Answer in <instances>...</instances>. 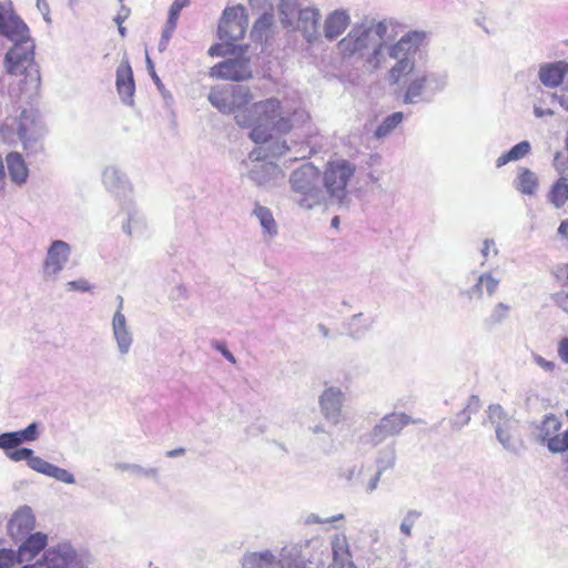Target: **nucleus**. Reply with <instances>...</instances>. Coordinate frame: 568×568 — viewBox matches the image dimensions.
I'll list each match as a JSON object with an SVG mask.
<instances>
[{"label":"nucleus","instance_id":"obj_1","mask_svg":"<svg viewBox=\"0 0 568 568\" xmlns=\"http://www.w3.org/2000/svg\"><path fill=\"white\" fill-rule=\"evenodd\" d=\"M398 37V23L392 19L354 26L338 44L344 58H358L369 72L385 71L390 85L405 80L403 103L429 102L448 85L444 70H416L417 54L427 48L429 33L409 30Z\"/></svg>","mask_w":568,"mask_h":568},{"label":"nucleus","instance_id":"obj_2","mask_svg":"<svg viewBox=\"0 0 568 568\" xmlns=\"http://www.w3.org/2000/svg\"><path fill=\"white\" fill-rule=\"evenodd\" d=\"M307 118L302 110L292 111L275 98L252 103L247 112H240L236 124L250 129L248 136L255 144L286 142L281 134L292 130L294 124Z\"/></svg>","mask_w":568,"mask_h":568},{"label":"nucleus","instance_id":"obj_3","mask_svg":"<svg viewBox=\"0 0 568 568\" xmlns=\"http://www.w3.org/2000/svg\"><path fill=\"white\" fill-rule=\"evenodd\" d=\"M0 34L13 45L6 53L4 67L12 75H26L32 83H40L39 68L34 61V41L28 26L13 12L6 11L0 18Z\"/></svg>","mask_w":568,"mask_h":568},{"label":"nucleus","instance_id":"obj_4","mask_svg":"<svg viewBox=\"0 0 568 568\" xmlns=\"http://www.w3.org/2000/svg\"><path fill=\"white\" fill-rule=\"evenodd\" d=\"M288 152L291 148L286 142L256 144L241 162L243 175L258 189L271 191L280 187L284 184L286 175L275 160Z\"/></svg>","mask_w":568,"mask_h":568},{"label":"nucleus","instance_id":"obj_5","mask_svg":"<svg viewBox=\"0 0 568 568\" xmlns=\"http://www.w3.org/2000/svg\"><path fill=\"white\" fill-rule=\"evenodd\" d=\"M0 135L8 144L21 142L28 155L43 151L45 129L32 110H23L18 118L7 119L0 126Z\"/></svg>","mask_w":568,"mask_h":568},{"label":"nucleus","instance_id":"obj_6","mask_svg":"<svg viewBox=\"0 0 568 568\" xmlns=\"http://www.w3.org/2000/svg\"><path fill=\"white\" fill-rule=\"evenodd\" d=\"M290 200L304 210L326 205L320 170L312 163H305L294 170L290 178Z\"/></svg>","mask_w":568,"mask_h":568},{"label":"nucleus","instance_id":"obj_7","mask_svg":"<svg viewBox=\"0 0 568 568\" xmlns=\"http://www.w3.org/2000/svg\"><path fill=\"white\" fill-rule=\"evenodd\" d=\"M356 166L348 160L336 159L329 161L323 173L322 185L326 193V205H345L348 202L347 185L354 176Z\"/></svg>","mask_w":568,"mask_h":568},{"label":"nucleus","instance_id":"obj_8","mask_svg":"<svg viewBox=\"0 0 568 568\" xmlns=\"http://www.w3.org/2000/svg\"><path fill=\"white\" fill-rule=\"evenodd\" d=\"M487 420L495 429L497 442L508 453L518 455L524 448L519 422L499 404H490L486 410Z\"/></svg>","mask_w":568,"mask_h":568},{"label":"nucleus","instance_id":"obj_9","mask_svg":"<svg viewBox=\"0 0 568 568\" xmlns=\"http://www.w3.org/2000/svg\"><path fill=\"white\" fill-rule=\"evenodd\" d=\"M90 555L70 541L50 546L36 561V568H89Z\"/></svg>","mask_w":568,"mask_h":568},{"label":"nucleus","instance_id":"obj_10","mask_svg":"<svg viewBox=\"0 0 568 568\" xmlns=\"http://www.w3.org/2000/svg\"><path fill=\"white\" fill-rule=\"evenodd\" d=\"M211 104L224 114H234V120L240 112H247V106L253 94L251 90L244 85H216L213 87L207 97Z\"/></svg>","mask_w":568,"mask_h":568},{"label":"nucleus","instance_id":"obj_11","mask_svg":"<svg viewBox=\"0 0 568 568\" xmlns=\"http://www.w3.org/2000/svg\"><path fill=\"white\" fill-rule=\"evenodd\" d=\"M248 24L246 9L242 4L226 7L217 26V36L225 44L231 45L243 39Z\"/></svg>","mask_w":568,"mask_h":568},{"label":"nucleus","instance_id":"obj_12","mask_svg":"<svg viewBox=\"0 0 568 568\" xmlns=\"http://www.w3.org/2000/svg\"><path fill=\"white\" fill-rule=\"evenodd\" d=\"M72 254L71 245L63 240H54L47 248L42 263V277L47 282L58 280L60 273L65 268Z\"/></svg>","mask_w":568,"mask_h":568},{"label":"nucleus","instance_id":"obj_13","mask_svg":"<svg viewBox=\"0 0 568 568\" xmlns=\"http://www.w3.org/2000/svg\"><path fill=\"white\" fill-rule=\"evenodd\" d=\"M410 423H413L410 416L405 413L393 412L382 417L363 439L367 444L377 446L388 437L398 435L402 429Z\"/></svg>","mask_w":568,"mask_h":568},{"label":"nucleus","instance_id":"obj_14","mask_svg":"<svg viewBox=\"0 0 568 568\" xmlns=\"http://www.w3.org/2000/svg\"><path fill=\"white\" fill-rule=\"evenodd\" d=\"M210 75L227 81H245L252 77L250 59L241 53L211 68Z\"/></svg>","mask_w":568,"mask_h":568},{"label":"nucleus","instance_id":"obj_15","mask_svg":"<svg viewBox=\"0 0 568 568\" xmlns=\"http://www.w3.org/2000/svg\"><path fill=\"white\" fill-rule=\"evenodd\" d=\"M101 181L106 191L115 195L120 203L133 199V185L118 165H106L102 170Z\"/></svg>","mask_w":568,"mask_h":568},{"label":"nucleus","instance_id":"obj_16","mask_svg":"<svg viewBox=\"0 0 568 568\" xmlns=\"http://www.w3.org/2000/svg\"><path fill=\"white\" fill-rule=\"evenodd\" d=\"M346 395L339 386H326L318 397V405L322 416L332 425L342 422V408Z\"/></svg>","mask_w":568,"mask_h":568},{"label":"nucleus","instance_id":"obj_17","mask_svg":"<svg viewBox=\"0 0 568 568\" xmlns=\"http://www.w3.org/2000/svg\"><path fill=\"white\" fill-rule=\"evenodd\" d=\"M119 298V305L111 320L112 338L116 345V351L121 356L130 353L134 337L125 315L122 313L123 298Z\"/></svg>","mask_w":568,"mask_h":568},{"label":"nucleus","instance_id":"obj_18","mask_svg":"<svg viewBox=\"0 0 568 568\" xmlns=\"http://www.w3.org/2000/svg\"><path fill=\"white\" fill-rule=\"evenodd\" d=\"M120 210L125 215V219L122 222V231L128 236L141 237L146 234V219L133 199L122 201L120 204Z\"/></svg>","mask_w":568,"mask_h":568},{"label":"nucleus","instance_id":"obj_19","mask_svg":"<svg viewBox=\"0 0 568 568\" xmlns=\"http://www.w3.org/2000/svg\"><path fill=\"white\" fill-rule=\"evenodd\" d=\"M36 527V517L29 506H20L10 517L7 524L8 535L19 542L24 539Z\"/></svg>","mask_w":568,"mask_h":568},{"label":"nucleus","instance_id":"obj_20","mask_svg":"<svg viewBox=\"0 0 568 568\" xmlns=\"http://www.w3.org/2000/svg\"><path fill=\"white\" fill-rule=\"evenodd\" d=\"M321 12L315 7H305L298 12V17L295 20V29L300 30L304 39L308 43L317 41L321 37L320 33V21Z\"/></svg>","mask_w":568,"mask_h":568},{"label":"nucleus","instance_id":"obj_21","mask_svg":"<svg viewBox=\"0 0 568 568\" xmlns=\"http://www.w3.org/2000/svg\"><path fill=\"white\" fill-rule=\"evenodd\" d=\"M19 541L21 544L16 551L18 564L28 562L36 558L41 551L44 552L48 545V535L41 531L31 532Z\"/></svg>","mask_w":568,"mask_h":568},{"label":"nucleus","instance_id":"obj_22","mask_svg":"<svg viewBox=\"0 0 568 568\" xmlns=\"http://www.w3.org/2000/svg\"><path fill=\"white\" fill-rule=\"evenodd\" d=\"M116 89L121 100L132 104L135 91L133 72L128 61H123L116 69Z\"/></svg>","mask_w":568,"mask_h":568},{"label":"nucleus","instance_id":"obj_23","mask_svg":"<svg viewBox=\"0 0 568 568\" xmlns=\"http://www.w3.org/2000/svg\"><path fill=\"white\" fill-rule=\"evenodd\" d=\"M351 23V17L346 10L337 9L327 14L324 20V36L328 40H335L344 33Z\"/></svg>","mask_w":568,"mask_h":568},{"label":"nucleus","instance_id":"obj_24","mask_svg":"<svg viewBox=\"0 0 568 568\" xmlns=\"http://www.w3.org/2000/svg\"><path fill=\"white\" fill-rule=\"evenodd\" d=\"M568 72V63L558 61L541 64L538 72L540 82L548 88H556L564 82Z\"/></svg>","mask_w":568,"mask_h":568},{"label":"nucleus","instance_id":"obj_25","mask_svg":"<svg viewBox=\"0 0 568 568\" xmlns=\"http://www.w3.org/2000/svg\"><path fill=\"white\" fill-rule=\"evenodd\" d=\"M252 216L257 220L262 229V236L265 241H272L277 236L278 225L270 207L255 203Z\"/></svg>","mask_w":568,"mask_h":568},{"label":"nucleus","instance_id":"obj_26","mask_svg":"<svg viewBox=\"0 0 568 568\" xmlns=\"http://www.w3.org/2000/svg\"><path fill=\"white\" fill-rule=\"evenodd\" d=\"M6 164L9 176L13 183L22 185L27 182L29 169L20 153H8L6 156Z\"/></svg>","mask_w":568,"mask_h":568},{"label":"nucleus","instance_id":"obj_27","mask_svg":"<svg viewBox=\"0 0 568 568\" xmlns=\"http://www.w3.org/2000/svg\"><path fill=\"white\" fill-rule=\"evenodd\" d=\"M331 545L333 561L336 568H347L348 565H354L345 535H335Z\"/></svg>","mask_w":568,"mask_h":568},{"label":"nucleus","instance_id":"obj_28","mask_svg":"<svg viewBox=\"0 0 568 568\" xmlns=\"http://www.w3.org/2000/svg\"><path fill=\"white\" fill-rule=\"evenodd\" d=\"M373 324L372 315L357 313L347 321V334L354 339H362L372 329Z\"/></svg>","mask_w":568,"mask_h":568},{"label":"nucleus","instance_id":"obj_29","mask_svg":"<svg viewBox=\"0 0 568 568\" xmlns=\"http://www.w3.org/2000/svg\"><path fill=\"white\" fill-rule=\"evenodd\" d=\"M560 427V419L554 414H548L536 425L534 434L539 443L548 445Z\"/></svg>","mask_w":568,"mask_h":568},{"label":"nucleus","instance_id":"obj_30","mask_svg":"<svg viewBox=\"0 0 568 568\" xmlns=\"http://www.w3.org/2000/svg\"><path fill=\"white\" fill-rule=\"evenodd\" d=\"M302 9L298 0H281L278 3V16L283 28L294 30L295 20Z\"/></svg>","mask_w":568,"mask_h":568},{"label":"nucleus","instance_id":"obj_31","mask_svg":"<svg viewBox=\"0 0 568 568\" xmlns=\"http://www.w3.org/2000/svg\"><path fill=\"white\" fill-rule=\"evenodd\" d=\"M538 178L535 172L527 168H519L514 186L517 191L526 195H532L538 189Z\"/></svg>","mask_w":568,"mask_h":568},{"label":"nucleus","instance_id":"obj_32","mask_svg":"<svg viewBox=\"0 0 568 568\" xmlns=\"http://www.w3.org/2000/svg\"><path fill=\"white\" fill-rule=\"evenodd\" d=\"M276 558L270 550L251 552L243 558V568H275Z\"/></svg>","mask_w":568,"mask_h":568},{"label":"nucleus","instance_id":"obj_33","mask_svg":"<svg viewBox=\"0 0 568 568\" xmlns=\"http://www.w3.org/2000/svg\"><path fill=\"white\" fill-rule=\"evenodd\" d=\"M274 26V16L272 12H265L263 13L253 24V28L251 30V38L255 42H263L266 40L271 32L272 28Z\"/></svg>","mask_w":568,"mask_h":568},{"label":"nucleus","instance_id":"obj_34","mask_svg":"<svg viewBox=\"0 0 568 568\" xmlns=\"http://www.w3.org/2000/svg\"><path fill=\"white\" fill-rule=\"evenodd\" d=\"M531 150V145L528 141H521L514 145L509 151L503 153L496 160V166L501 168L509 162L518 161L525 158Z\"/></svg>","mask_w":568,"mask_h":568},{"label":"nucleus","instance_id":"obj_35","mask_svg":"<svg viewBox=\"0 0 568 568\" xmlns=\"http://www.w3.org/2000/svg\"><path fill=\"white\" fill-rule=\"evenodd\" d=\"M568 176H561L548 193V200L557 209L564 206L568 200Z\"/></svg>","mask_w":568,"mask_h":568},{"label":"nucleus","instance_id":"obj_36","mask_svg":"<svg viewBox=\"0 0 568 568\" xmlns=\"http://www.w3.org/2000/svg\"><path fill=\"white\" fill-rule=\"evenodd\" d=\"M480 407V399L476 395H471L468 400L466 407L456 415L453 420V425L459 429L467 425L470 422L471 414L477 413Z\"/></svg>","mask_w":568,"mask_h":568},{"label":"nucleus","instance_id":"obj_37","mask_svg":"<svg viewBox=\"0 0 568 568\" xmlns=\"http://www.w3.org/2000/svg\"><path fill=\"white\" fill-rule=\"evenodd\" d=\"M403 112H394L387 115L375 130V136L383 139L388 136L404 120Z\"/></svg>","mask_w":568,"mask_h":568},{"label":"nucleus","instance_id":"obj_38","mask_svg":"<svg viewBox=\"0 0 568 568\" xmlns=\"http://www.w3.org/2000/svg\"><path fill=\"white\" fill-rule=\"evenodd\" d=\"M510 311V305L499 302L491 308L488 317L486 318V323L489 326L499 325L509 317Z\"/></svg>","mask_w":568,"mask_h":568},{"label":"nucleus","instance_id":"obj_39","mask_svg":"<svg viewBox=\"0 0 568 568\" xmlns=\"http://www.w3.org/2000/svg\"><path fill=\"white\" fill-rule=\"evenodd\" d=\"M422 511L418 509H408L399 525L400 534L407 539L413 536V527L422 517Z\"/></svg>","mask_w":568,"mask_h":568},{"label":"nucleus","instance_id":"obj_40","mask_svg":"<svg viewBox=\"0 0 568 568\" xmlns=\"http://www.w3.org/2000/svg\"><path fill=\"white\" fill-rule=\"evenodd\" d=\"M189 6L190 0H174L169 8L168 19L164 27L175 30L181 11Z\"/></svg>","mask_w":568,"mask_h":568},{"label":"nucleus","instance_id":"obj_41","mask_svg":"<svg viewBox=\"0 0 568 568\" xmlns=\"http://www.w3.org/2000/svg\"><path fill=\"white\" fill-rule=\"evenodd\" d=\"M396 454L393 447H387L379 452L378 458L376 460V467L379 474L385 473L395 465Z\"/></svg>","mask_w":568,"mask_h":568},{"label":"nucleus","instance_id":"obj_42","mask_svg":"<svg viewBox=\"0 0 568 568\" xmlns=\"http://www.w3.org/2000/svg\"><path fill=\"white\" fill-rule=\"evenodd\" d=\"M480 255L483 257L480 265L484 266L490 258H494L498 256L499 248L497 246V243L491 237H486L481 242L480 246Z\"/></svg>","mask_w":568,"mask_h":568},{"label":"nucleus","instance_id":"obj_43","mask_svg":"<svg viewBox=\"0 0 568 568\" xmlns=\"http://www.w3.org/2000/svg\"><path fill=\"white\" fill-rule=\"evenodd\" d=\"M479 284L484 285V291L488 296H494L499 288L500 278L491 272H484L479 274Z\"/></svg>","mask_w":568,"mask_h":568},{"label":"nucleus","instance_id":"obj_44","mask_svg":"<svg viewBox=\"0 0 568 568\" xmlns=\"http://www.w3.org/2000/svg\"><path fill=\"white\" fill-rule=\"evenodd\" d=\"M547 448L551 453H564L568 449V428L561 434H555L549 440Z\"/></svg>","mask_w":568,"mask_h":568},{"label":"nucleus","instance_id":"obj_45","mask_svg":"<svg viewBox=\"0 0 568 568\" xmlns=\"http://www.w3.org/2000/svg\"><path fill=\"white\" fill-rule=\"evenodd\" d=\"M14 433L18 436V443L20 445L23 444V443L34 442L40 436L38 423H31L24 429L17 430Z\"/></svg>","mask_w":568,"mask_h":568},{"label":"nucleus","instance_id":"obj_46","mask_svg":"<svg viewBox=\"0 0 568 568\" xmlns=\"http://www.w3.org/2000/svg\"><path fill=\"white\" fill-rule=\"evenodd\" d=\"M120 468L122 470L130 471L131 474L143 476L146 478H153V479H155L159 474V470L155 467L144 468V467L135 465V464H124V465H121Z\"/></svg>","mask_w":568,"mask_h":568},{"label":"nucleus","instance_id":"obj_47","mask_svg":"<svg viewBox=\"0 0 568 568\" xmlns=\"http://www.w3.org/2000/svg\"><path fill=\"white\" fill-rule=\"evenodd\" d=\"M48 477L54 478L64 484H74L75 483V478H74L73 474H71L69 470L58 467L55 465H52Z\"/></svg>","mask_w":568,"mask_h":568},{"label":"nucleus","instance_id":"obj_48","mask_svg":"<svg viewBox=\"0 0 568 568\" xmlns=\"http://www.w3.org/2000/svg\"><path fill=\"white\" fill-rule=\"evenodd\" d=\"M19 446L20 444L18 443V436L14 432L0 434V448L3 449L6 454L12 452Z\"/></svg>","mask_w":568,"mask_h":568},{"label":"nucleus","instance_id":"obj_49","mask_svg":"<svg viewBox=\"0 0 568 568\" xmlns=\"http://www.w3.org/2000/svg\"><path fill=\"white\" fill-rule=\"evenodd\" d=\"M53 464L44 460L43 458L39 457V456H36L34 454H32L31 458H30V462L28 464V466L37 471V473H40V474H43L45 476L49 475L50 473V469L52 467Z\"/></svg>","mask_w":568,"mask_h":568},{"label":"nucleus","instance_id":"obj_50","mask_svg":"<svg viewBox=\"0 0 568 568\" xmlns=\"http://www.w3.org/2000/svg\"><path fill=\"white\" fill-rule=\"evenodd\" d=\"M17 562V552L12 549H0V568H13Z\"/></svg>","mask_w":568,"mask_h":568},{"label":"nucleus","instance_id":"obj_51","mask_svg":"<svg viewBox=\"0 0 568 568\" xmlns=\"http://www.w3.org/2000/svg\"><path fill=\"white\" fill-rule=\"evenodd\" d=\"M93 286L85 278H79L74 281H69L67 283V290L70 292H91Z\"/></svg>","mask_w":568,"mask_h":568},{"label":"nucleus","instance_id":"obj_52","mask_svg":"<svg viewBox=\"0 0 568 568\" xmlns=\"http://www.w3.org/2000/svg\"><path fill=\"white\" fill-rule=\"evenodd\" d=\"M32 454H33L32 449L22 447V448H14V450L7 453V457L9 459H11L12 462L27 460V463L29 464Z\"/></svg>","mask_w":568,"mask_h":568},{"label":"nucleus","instance_id":"obj_53","mask_svg":"<svg viewBox=\"0 0 568 568\" xmlns=\"http://www.w3.org/2000/svg\"><path fill=\"white\" fill-rule=\"evenodd\" d=\"M344 519V515L343 514H338V515H335V516H332V517H326V518H321L318 515L316 514H310L306 518H305V523L306 524H329V523H335V521H338V520H342Z\"/></svg>","mask_w":568,"mask_h":568},{"label":"nucleus","instance_id":"obj_54","mask_svg":"<svg viewBox=\"0 0 568 568\" xmlns=\"http://www.w3.org/2000/svg\"><path fill=\"white\" fill-rule=\"evenodd\" d=\"M170 298L173 301H186L189 298V291L184 284H178L172 287Z\"/></svg>","mask_w":568,"mask_h":568},{"label":"nucleus","instance_id":"obj_55","mask_svg":"<svg viewBox=\"0 0 568 568\" xmlns=\"http://www.w3.org/2000/svg\"><path fill=\"white\" fill-rule=\"evenodd\" d=\"M484 285L483 284H479V275L477 276V280H476V283L470 287L468 288L465 294L469 297V298H476V300H481L483 298V295H484Z\"/></svg>","mask_w":568,"mask_h":568},{"label":"nucleus","instance_id":"obj_56","mask_svg":"<svg viewBox=\"0 0 568 568\" xmlns=\"http://www.w3.org/2000/svg\"><path fill=\"white\" fill-rule=\"evenodd\" d=\"M174 31L175 30H173V29L163 27L161 39H160L159 45H158L160 52H163L166 50Z\"/></svg>","mask_w":568,"mask_h":568},{"label":"nucleus","instance_id":"obj_57","mask_svg":"<svg viewBox=\"0 0 568 568\" xmlns=\"http://www.w3.org/2000/svg\"><path fill=\"white\" fill-rule=\"evenodd\" d=\"M534 362L545 372L551 373L556 367V364L554 362L548 361L538 354L534 355Z\"/></svg>","mask_w":568,"mask_h":568},{"label":"nucleus","instance_id":"obj_58","mask_svg":"<svg viewBox=\"0 0 568 568\" xmlns=\"http://www.w3.org/2000/svg\"><path fill=\"white\" fill-rule=\"evenodd\" d=\"M213 347L217 352H220L225 357V359H227L231 364H236L235 356L227 349L225 343H223V342H215L213 344Z\"/></svg>","mask_w":568,"mask_h":568},{"label":"nucleus","instance_id":"obj_59","mask_svg":"<svg viewBox=\"0 0 568 568\" xmlns=\"http://www.w3.org/2000/svg\"><path fill=\"white\" fill-rule=\"evenodd\" d=\"M292 550H288L287 548L282 549L281 558L278 559V564L281 568H305L296 562L288 564L286 562V554L291 556Z\"/></svg>","mask_w":568,"mask_h":568},{"label":"nucleus","instance_id":"obj_60","mask_svg":"<svg viewBox=\"0 0 568 568\" xmlns=\"http://www.w3.org/2000/svg\"><path fill=\"white\" fill-rule=\"evenodd\" d=\"M558 355L564 363H568V337H565L559 342Z\"/></svg>","mask_w":568,"mask_h":568},{"label":"nucleus","instance_id":"obj_61","mask_svg":"<svg viewBox=\"0 0 568 568\" xmlns=\"http://www.w3.org/2000/svg\"><path fill=\"white\" fill-rule=\"evenodd\" d=\"M556 304L566 313H568V293L560 292L555 296Z\"/></svg>","mask_w":568,"mask_h":568},{"label":"nucleus","instance_id":"obj_62","mask_svg":"<svg viewBox=\"0 0 568 568\" xmlns=\"http://www.w3.org/2000/svg\"><path fill=\"white\" fill-rule=\"evenodd\" d=\"M130 16V9L126 8L123 3H121L120 11L114 17V22L116 24H123V22L129 18Z\"/></svg>","mask_w":568,"mask_h":568},{"label":"nucleus","instance_id":"obj_63","mask_svg":"<svg viewBox=\"0 0 568 568\" xmlns=\"http://www.w3.org/2000/svg\"><path fill=\"white\" fill-rule=\"evenodd\" d=\"M37 8L42 13L43 19L47 22H50L51 21L50 17H49L50 8H49L48 2L45 0H37Z\"/></svg>","mask_w":568,"mask_h":568},{"label":"nucleus","instance_id":"obj_64","mask_svg":"<svg viewBox=\"0 0 568 568\" xmlns=\"http://www.w3.org/2000/svg\"><path fill=\"white\" fill-rule=\"evenodd\" d=\"M382 475L383 474H379V471L376 470L375 475L369 479V481L367 484V487H366L367 493L371 494L377 488Z\"/></svg>","mask_w":568,"mask_h":568}]
</instances>
